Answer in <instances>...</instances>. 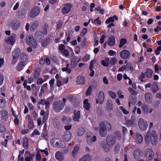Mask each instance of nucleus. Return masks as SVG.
I'll use <instances>...</instances> for the list:
<instances>
[{
  "label": "nucleus",
  "mask_w": 161,
  "mask_h": 161,
  "mask_svg": "<svg viewBox=\"0 0 161 161\" xmlns=\"http://www.w3.org/2000/svg\"><path fill=\"white\" fill-rule=\"evenodd\" d=\"M16 35L12 34L11 36L6 37L5 38V41L6 43L13 45L15 42Z\"/></svg>",
  "instance_id": "6e6552de"
},
{
  "label": "nucleus",
  "mask_w": 161,
  "mask_h": 161,
  "mask_svg": "<svg viewBox=\"0 0 161 161\" xmlns=\"http://www.w3.org/2000/svg\"><path fill=\"white\" fill-rule=\"evenodd\" d=\"M106 142L107 145L110 147L113 146L115 143L114 138L112 135L108 136L106 137Z\"/></svg>",
  "instance_id": "ddd939ff"
},
{
  "label": "nucleus",
  "mask_w": 161,
  "mask_h": 161,
  "mask_svg": "<svg viewBox=\"0 0 161 161\" xmlns=\"http://www.w3.org/2000/svg\"><path fill=\"white\" fill-rule=\"evenodd\" d=\"M151 134V131L149 129L145 135L144 140L146 144L148 145L150 142V136Z\"/></svg>",
  "instance_id": "c756f323"
},
{
  "label": "nucleus",
  "mask_w": 161,
  "mask_h": 161,
  "mask_svg": "<svg viewBox=\"0 0 161 161\" xmlns=\"http://www.w3.org/2000/svg\"><path fill=\"white\" fill-rule=\"evenodd\" d=\"M76 82L78 84H85V77L81 75L77 77Z\"/></svg>",
  "instance_id": "cd10ccee"
},
{
  "label": "nucleus",
  "mask_w": 161,
  "mask_h": 161,
  "mask_svg": "<svg viewBox=\"0 0 161 161\" xmlns=\"http://www.w3.org/2000/svg\"><path fill=\"white\" fill-rule=\"evenodd\" d=\"M63 23H62V22L60 21H59L58 22L57 24V26L56 27V30H58L61 27Z\"/></svg>",
  "instance_id": "0e129e2a"
},
{
  "label": "nucleus",
  "mask_w": 161,
  "mask_h": 161,
  "mask_svg": "<svg viewBox=\"0 0 161 161\" xmlns=\"http://www.w3.org/2000/svg\"><path fill=\"white\" fill-rule=\"evenodd\" d=\"M40 135V132L38 130L36 129L34 130L33 132L32 133V134L31 135V136H33L34 135Z\"/></svg>",
  "instance_id": "e2e57ef3"
},
{
  "label": "nucleus",
  "mask_w": 161,
  "mask_h": 161,
  "mask_svg": "<svg viewBox=\"0 0 161 161\" xmlns=\"http://www.w3.org/2000/svg\"><path fill=\"white\" fill-rule=\"evenodd\" d=\"M20 53V50L18 48L14 50L12 52V54L13 58L11 62L12 64L14 65L16 64L19 58Z\"/></svg>",
  "instance_id": "20e7f679"
},
{
  "label": "nucleus",
  "mask_w": 161,
  "mask_h": 161,
  "mask_svg": "<svg viewBox=\"0 0 161 161\" xmlns=\"http://www.w3.org/2000/svg\"><path fill=\"white\" fill-rule=\"evenodd\" d=\"M120 56L124 59H128L130 56V52L127 50L124 49L122 50L120 53Z\"/></svg>",
  "instance_id": "9b49d317"
},
{
  "label": "nucleus",
  "mask_w": 161,
  "mask_h": 161,
  "mask_svg": "<svg viewBox=\"0 0 161 161\" xmlns=\"http://www.w3.org/2000/svg\"><path fill=\"white\" fill-rule=\"evenodd\" d=\"M13 29L14 30H16L19 28L20 26V24L18 22L14 23L13 24Z\"/></svg>",
  "instance_id": "5fc2aeb1"
},
{
  "label": "nucleus",
  "mask_w": 161,
  "mask_h": 161,
  "mask_svg": "<svg viewBox=\"0 0 161 161\" xmlns=\"http://www.w3.org/2000/svg\"><path fill=\"white\" fill-rule=\"evenodd\" d=\"M25 65V63L22 61L19 62L17 67V70L19 71H20Z\"/></svg>",
  "instance_id": "e433bc0d"
},
{
  "label": "nucleus",
  "mask_w": 161,
  "mask_h": 161,
  "mask_svg": "<svg viewBox=\"0 0 161 161\" xmlns=\"http://www.w3.org/2000/svg\"><path fill=\"white\" fill-rule=\"evenodd\" d=\"M143 140L142 136L139 133H137L136 135L135 142L137 144H141Z\"/></svg>",
  "instance_id": "4be33fe9"
},
{
  "label": "nucleus",
  "mask_w": 161,
  "mask_h": 161,
  "mask_svg": "<svg viewBox=\"0 0 161 161\" xmlns=\"http://www.w3.org/2000/svg\"><path fill=\"white\" fill-rule=\"evenodd\" d=\"M104 99V92L102 91H100L98 93L97 98L96 99V103H99L100 104H102L103 103Z\"/></svg>",
  "instance_id": "4468645a"
},
{
  "label": "nucleus",
  "mask_w": 161,
  "mask_h": 161,
  "mask_svg": "<svg viewBox=\"0 0 161 161\" xmlns=\"http://www.w3.org/2000/svg\"><path fill=\"white\" fill-rule=\"evenodd\" d=\"M79 151V147L78 146H76L74 147L72 152V156L74 158L75 157Z\"/></svg>",
  "instance_id": "37998d69"
},
{
  "label": "nucleus",
  "mask_w": 161,
  "mask_h": 161,
  "mask_svg": "<svg viewBox=\"0 0 161 161\" xmlns=\"http://www.w3.org/2000/svg\"><path fill=\"white\" fill-rule=\"evenodd\" d=\"M5 100L3 97H0V108H4L5 105Z\"/></svg>",
  "instance_id": "a18cd8bd"
},
{
  "label": "nucleus",
  "mask_w": 161,
  "mask_h": 161,
  "mask_svg": "<svg viewBox=\"0 0 161 161\" xmlns=\"http://www.w3.org/2000/svg\"><path fill=\"white\" fill-rule=\"evenodd\" d=\"M92 23L95 25H100L101 24V21L99 20V17L95 19L93 21H92Z\"/></svg>",
  "instance_id": "864d4df0"
},
{
  "label": "nucleus",
  "mask_w": 161,
  "mask_h": 161,
  "mask_svg": "<svg viewBox=\"0 0 161 161\" xmlns=\"http://www.w3.org/2000/svg\"><path fill=\"white\" fill-rule=\"evenodd\" d=\"M136 98L135 96H133L131 97H130V101L128 103V105L129 107L131 106V104L133 105H134L136 103Z\"/></svg>",
  "instance_id": "7c9ffc66"
},
{
  "label": "nucleus",
  "mask_w": 161,
  "mask_h": 161,
  "mask_svg": "<svg viewBox=\"0 0 161 161\" xmlns=\"http://www.w3.org/2000/svg\"><path fill=\"white\" fill-rule=\"evenodd\" d=\"M117 61L116 58H113L110 60L109 63L111 65H114L116 63Z\"/></svg>",
  "instance_id": "bf43d9fd"
},
{
  "label": "nucleus",
  "mask_w": 161,
  "mask_h": 161,
  "mask_svg": "<svg viewBox=\"0 0 161 161\" xmlns=\"http://www.w3.org/2000/svg\"><path fill=\"white\" fill-rule=\"evenodd\" d=\"M69 64L68 63L66 64V67L63 68L62 69V70L63 72H65L66 73L69 74L71 72V69L69 68Z\"/></svg>",
  "instance_id": "58836bf2"
},
{
  "label": "nucleus",
  "mask_w": 161,
  "mask_h": 161,
  "mask_svg": "<svg viewBox=\"0 0 161 161\" xmlns=\"http://www.w3.org/2000/svg\"><path fill=\"white\" fill-rule=\"evenodd\" d=\"M96 140V136H94L93 137L91 135H87L86 137V141L87 143L89 145L92 144V142H95Z\"/></svg>",
  "instance_id": "412c9836"
},
{
  "label": "nucleus",
  "mask_w": 161,
  "mask_h": 161,
  "mask_svg": "<svg viewBox=\"0 0 161 161\" xmlns=\"http://www.w3.org/2000/svg\"><path fill=\"white\" fill-rule=\"evenodd\" d=\"M159 90L158 86L156 83H155L152 85L151 91L153 93H156Z\"/></svg>",
  "instance_id": "ea45409f"
},
{
  "label": "nucleus",
  "mask_w": 161,
  "mask_h": 161,
  "mask_svg": "<svg viewBox=\"0 0 161 161\" xmlns=\"http://www.w3.org/2000/svg\"><path fill=\"white\" fill-rule=\"evenodd\" d=\"M119 109L121 110L123 113L125 114H127L129 113V112L126 110L122 106H120L119 107Z\"/></svg>",
  "instance_id": "69168bd1"
},
{
  "label": "nucleus",
  "mask_w": 161,
  "mask_h": 161,
  "mask_svg": "<svg viewBox=\"0 0 161 161\" xmlns=\"http://www.w3.org/2000/svg\"><path fill=\"white\" fill-rule=\"evenodd\" d=\"M142 150L140 148L136 149L133 152V155L136 159H138L142 154Z\"/></svg>",
  "instance_id": "dca6fc26"
},
{
  "label": "nucleus",
  "mask_w": 161,
  "mask_h": 161,
  "mask_svg": "<svg viewBox=\"0 0 161 161\" xmlns=\"http://www.w3.org/2000/svg\"><path fill=\"white\" fill-rule=\"evenodd\" d=\"M26 13L24 9H22L18 11L17 15L18 17L20 19H24L25 17Z\"/></svg>",
  "instance_id": "bb28decb"
},
{
  "label": "nucleus",
  "mask_w": 161,
  "mask_h": 161,
  "mask_svg": "<svg viewBox=\"0 0 161 161\" xmlns=\"http://www.w3.org/2000/svg\"><path fill=\"white\" fill-rule=\"evenodd\" d=\"M99 131L101 136L105 137L106 136L107 134V128L104 122L102 121L100 123Z\"/></svg>",
  "instance_id": "7ed1b4c3"
},
{
  "label": "nucleus",
  "mask_w": 161,
  "mask_h": 161,
  "mask_svg": "<svg viewBox=\"0 0 161 161\" xmlns=\"http://www.w3.org/2000/svg\"><path fill=\"white\" fill-rule=\"evenodd\" d=\"M108 94L110 97L113 99H115L116 97V94L115 92H114L111 91H108Z\"/></svg>",
  "instance_id": "603ef678"
},
{
  "label": "nucleus",
  "mask_w": 161,
  "mask_h": 161,
  "mask_svg": "<svg viewBox=\"0 0 161 161\" xmlns=\"http://www.w3.org/2000/svg\"><path fill=\"white\" fill-rule=\"evenodd\" d=\"M80 118V111H78L77 112L74 113V115L73 117V120L76 122L79 121V119Z\"/></svg>",
  "instance_id": "c85d7f7f"
},
{
  "label": "nucleus",
  "mask_w": 161,
  "mask_h": 161,
  "mask_svg": "<svg viewBox=\"0 0 161 161\" xmlns=\"http://www.w3.org/2000/svg\"><path fill=\"white\" fill-rule=\"evenodd\" d=\"M138 125L140 129L143 131L146 130L148 126L147 123L141 118L138 120Z\"/></svg>",
  "instance_id": "423d86ee"
},
{
  "label": "nucleus",
  "mask_w": 161,
  "mask_h": 161,
  "mask_svg": "<svg viewBox=\"0 0 161 161\" xmlns=\"http://www.w3.org/2000/svg\"><path fill=\"white\" fill-rule=\"evenodd\" d=\"M92 90V86L90 85L86 92V96H89L91 95Z\"/></svg>",
  "instance_id": "8fccbe9b"
},
{
  "label": "nucleus",
  "mask_w": 161,
  "mask_h": 161,
  "mask_svg": "<svg viewBox=\"0 0 161 161\" xmlns=\"http://www.w3.org/2000/svg\"><path fill=\"white\" fill-rule=\"evenodd\" d=\"M39 22L38 21H35L32 23L30 27V30L31 31H34L36 30L39 25Z\"/></svg>",
  "instance_id": "5701e85b"
},
{
  "label": "nucleus",
  "mask_w": 161,
  "mask_h": 161,
  "mask_svg": "<svg viewBox=\"0 0 161 161\" xmlns=\"http://www.w3.org/2000/svg\"><path fill=\"white\" fill-rule=\"evenodd\" d=\"M109 58L105 59V60H103L101 61L102 65L104 67H108V66Z\"/></svg>",
  "instance_id": "de8ad7c7"
},
{
  "label": "nucleus",
  "mask_w": 161,
  "mask_h": 161,
  "mask_svg": "<svg viewBox=\"0 0 161 161\" xmlns=\"http://www.w3.org/2000/svg\"><path fill=\"white\" fill-rule=\"evenodd\" d=\"M64 105L62 104V102L61 101H56L54 102L53 107L55 112H58L64 108Z\"/></svg>",
  "instance_id": "f03ea898"
},
{
  "label": "nucleus",
  "mask_w": 161,
  "mask_h": 161,
  "mask_svg": "<svg viewBox=\"0 0 161 161\" xmlns=\"http://www.w3.org/2000/svg\"><path fill=\"white\" fill-rule=\"evenodd\" d=\"M84 107L86 110H89L90 108V104L88 103V100L87 99H85L83 102Z\"/></svg>",
  "instance_id": "4c0bfd02"
},
{
  "label": "nucleus",
  "mask_w": 161,
  "mask_h": 161,
  "mask_svg": "<svg viewBox=\"0 0 161 161\" xmlns=\"http://www.w3.org/2000/svg\"><path fill=\"white\" fill-rule=\"evenodd\" d=\"M118 97L120 98H123L124 97V95L122 94V91L120 90L118 91L117 92Z\"/></svg>",
  "instance_id": "338daca9"
},
{
  "label": "nucleus",
  "mask_w": 161,
  "mask_h": 161,
  "mask_svg": "<svg viewBox=\"0 0 161 161\" xmlns=\"http://www.w3.org/2000/svg\"><path fill=\"white\" fill-rule=\"evenodd\" d=\"M120 148V145L119 144H116L114 147V151L115 154H117L119 152Z\"/></svg>",
  "instance_id": "49530a36"
},
{
  "label": "nucleus",
  "mask_w": 161,
  "mask_h": 161,
  "mask_svg": "<svg viewBox=\"0 0 161 161\" xmlns=\"http://www.w3.org/2000/svg\"><path fill=\"white\" fill-rule=\"evenodd\" d=\"M151 93L150 92H147L145 94V98L146 101L148 103H152V98L150 97Z\"/></svg>",
  "instance_id": "473e14b6"
},
{
  "label": "nucleus",
  "mask_w": 161,
  "mask_h": 161,
  "mask_svg": "<svg viewBox=\"0 0 161 161\" xmlns=\"http://www.w3.org/2000/svg\"><path fill=\"white\" fill-rule=\"evenodd\" d=\"M23 146L25 149H27L29 147L28 139L26 137H24L23 139Z\"/></svg>",
  "instance_id": "2f4dec72"
},
{
  "label": "nucleus",
  "mask_w": 161,
  "mask_h": 161,
  "mask_svg": "<svg viewBox=\"0 0 161 161\" xmlns=\"http://www.w3.org/2000/svg\"><path fill=\"white\" fill-rule=\"evenodd\" d=\"M28 127L29 129L32 128L34 126V123L32 118L30 116L28 115Z\"/></svg>",
  "instance_id": "a19ab883"
},
{
  "label": "nucleus",
  "mask_w": 161,
  "mask_h": 161,
  "mask_svg": "<svg viewBox=\"0 0 161 161\" xmlns=\"http://www.w3.org/2000/svg\"><path fill=\"white\" fill-rule=\"evenodd\" d=\"M158 142V138L156 132L152 131L151 136V143L153 146H155Z\"/></svg>",
  "instance_id": "0eeeda50"
},
{
  "label": "nucleus",
  "mask_w": 161,
  "mask_h": 161,
  "mask_svg": "<svg viewBox=\"0 0 161 161\" xmlns=\"http://www.w3.org/2000/svg\"><path fill=\"white\" fill-rule=\"evenodd\" d=\"M80 61V58L74 57L71 61L70 65L72 68H75Z\"/></svg>",
  "instance_id": "aec40b11"
},
{
  "label": "nucleus",
  "mask_w": 161,
  "mask_h": 161,
  "mask_svg": "<svg viewBox=\"0 0 161 161\" xmlns=\"http://www.w3.org/2000/svg\"><path fill=\"white\" fill-rule=\"evenodd\" d=\"M72 136V134L70 131H67L64 134L63 138L66 142H68Z\"/></svg>",
  "instance_id": "a878e982"
},
{
  "label": "nucleus",
  "mask_w": 161,
  "mask_h": 161,
  "mask_svg": "<svg viewBox=\"0 0 161 161\" xmlns=\"http://www.w3.org/2000/svg\"><path fill=\"white\" fill-rule=\"evenodd\" d=\"M90 58V55L87 54L85 55L84 57L83 58L82 60L84 62H86L89 60Z\"/></svg>",
  "instance_id": "774afa93"
},
{
  "label": "nucleus",
  "mask_w": 161,
  "mask_h": 161,
  "mask_svg": "<svg viewBox=\"0 0 161 161\" xmlns=\"http://www.w3.org/2000/svg\"><path fill=\"white\" fill-rule=\"evenodd\" d=\"M34 37L37 42H40L44 38L43 33L41 31H37L35 33Z\"/></svg>",
  "instance_id": "f8f14e48"
},
{
  "label": "nucleus",
  "mask_w": 161,
  "mask_h": 161,
  "mask_svg": "<svg viewBox=\"0 0 161 161\" xmlns=\"http://www.w3.org/2000/svg\"><path fill=\"white\" fill-rule=\"evenodd\" d=\"M92 156L89 154H87L80 159L79 161H92Z\"/></svg>",
  "instance_id": "393cba45"
},
{
  "label": "nucleus",
  "mask_w": 161,
  "mask_h": 161,
  "mask_svg": "<svg viewBox=\"0 0 161 161\" xmlns=\"http://www.w3.org/2000/svg\"><path fill=\"white\" fill-rule=\"evenodd\" d=\"M55 157L59 161H63L64 160V154L60 151H58L55 153Z\"/></svg>",
  "instance_id": "6ab92c4d"
},
{
  "label": "nucleus",
  "mask_w": 161,
  "mask_h": 161,
  "mask_svg": "<svg viewBox=\"0 0 161 161\" xmlns=\"http://www.w3.org/2000/svg\"><path fill=\"white\" fill-rule=\"evenodd\" d=\"M136 120L135 117L133 115H132L130 119L126 120L125 125L128 127H134L136 125Z\"/></svg>",
  "instance_id": "39448f33"
},
{
  "label": "nucleus",
  "mask_w": 161,
  "mask_h": 161,
  "mask_svg": "<svg viewBox=\"0 0 161 161\" xmlns=\"http://www.w3.org/2000/svg\"><path fill=\"white\" fill-rule=\"evenodd\" d=\"M127 42V40L124 38H121L119 41V47L121 48Z\"/></svg>",
  "instance_id": "c03bdc74"
},
{
  "label": "nucleus",
  "mask_w": 161,
  "mask_h": 161,
  "mask_svg": "<svg viewBox=\"0 0 161 161\" xmlns=\"http://www.w3.org/2000/svg\"><path fill=\"white\" fill-rule=\"evenodd\" d=\"M143 111L145 114H147L148 111V108L145 104L143 105L142 106Z\"/></svg>",
  "instance_id": "13d9d810"
},
{
  "label": "nucleus",
  "mask_w": 161,
  "mask_h": 161,
  "mask_svg": "<svg viewBox=\"0 0 161 161\" xmlns=\"http://www.w3.org/2000/svg\"><path fill=\"white\" fill-rule=\"evenodd\" d=\"M101 146L105 152H108L110 150V148L104 142H102Z\"/></svg>",
  "instance_id": "72a5a7b5"
},
{
  "label": "nucleus",
  "mask_w": 161,
  "mask_h": 161,
  "mask_svg": "<svg viewBox=\"0 0 161 161\" xmlns=\"http://www.w3.org/2000/svg\"><path fill=\"white\" fill-rule=\"evenodd\" d=\"M50 103L48 101L46 100L45 98H44L40 100V101L37 103V105H41L42 106L45 105V109H47L50 107Z\"/></svg>",
  "instance_id": "f3484780"
},
{
  "label": "nucleus",
  "mask_w": 161,
  "mask_h": 161,
  "mask_svg": "<svg viewBox=\"0 0 161 161\" xmlns=\"http://www.w3.org/2000/svg\"><path fill=\"white\" fill-rule=\"evenodd\" d=\"M161 51V46H160L157 47V48L155 49V53L156 55H159L160 52Z\"/></svg>",
  "instance_id": "052dcab7"
},
{
  "label": "nucleus",
  "mask_w": 161,
  "mask_h": 161,
  "mask_svg": "<svg viewBox=\"0 0 161 161\" xmlns=\"http://www.w3.org/2000/svg\"><path fill=\"white\" fill-rule=\"evenodd\" d=\"M40 12L39 8L37 6H35L33 8L32 11L30 13V16L31 18H34L37 16Z\"/></svg>",
  "instance_id": "1a4fd4ad"
},
{
  "label": "nucleus",
  "mask_w": 161,
  "mask_h": 161,
  "mask_svg": "<svg viewBox=\"0 0 161 161\" xmlns=\"http://www.w3.org/2000/svg\"><path fill=\"white\" fill-rule=\"evenodd\" d=\"M85 133V130L83 128L78 129L77 131V135L81 136L83 135Z\"/></svg>",
  "instance_id": "09e8293b"
},
{
  "label": "nucleus",
  "mask_w": 161,
  "mask_h": 161,
  "mask_svg": "<svg viewBox=\"0 0 161 161\" xmlns=\"http://www.w3.org/2000/svg\"><path fill=\"white\" fill-rule=\"evenodd\" d=\"M50 41V40L49 38H45L42 42V46L43 47L47 46L48 44L49 43Z\"/></svg>",
  "instance_id": "79ce46f5"
},
{
  "label": "nucleus",
  "mask_w": 161,
  "mask_h": 161,
  "mask_svg": "<svg viewBox=\"0 0 161 161\" xmlns=\"http://www.w3.org/2000/svg\"><path fill=\"white\" fill-rule=\"evenodd\" d=\"M42 158L39 151H37L36 154V159L37 161H41Z\"/></svg>",
  "instance_id": "6e6d98bb"
},
{
  "label": "nucleus",
  "mask_w": 161,
  "mask_h": 161,
  "mask_svg": "<svg viewBox=\"0 0 161 161\" xmlns=\"http://www.w3.org/2000/svg\"><path fill=\"white\" fill-rule=\"evenodd\" d=\"M107 42V44L109 46H114L116 43L115 38L114 36H111L108 38Z\"/></svg>",
  "instance_id": "a211bd4d"
},
{
  "label": "nucleus",
  "mask_w": 161,
  "mask_h": 161,
  "mask_svg": "<svg viewBox=\"0 0 161 161\" xmlns=\"http://www.w3.org/2000/svg\"><path fill=\"white\" fill-rule=\"evenodd\" d=\"M111 101L108 100L107 102V109L108 110H110L113 107L112 104L111 103Z\"/></svg>",
  "instance_id": "3c124183"
},
{
  "label": "nucleus",
  "mask_w": 161,
  "mask_h": 161,
  "mask_svg": "<svg viewBox=\"0 0 161 161\" xmlns=\"http://www.w3.org/2000/svg\"><path fill=\"white\" fill-rule=\"evenodd\" d=\"M145 155L148 159L152 160L154 157V153L152 149L148 148L146 150Z\"/></svg>",
  "instance_id": "9d476101"
},
{
  "label": "nucleus",
  "mask_w": 161,
  "mask_h": 161,
  "mask_svg": "<svg viewBox=\"0 0 161 161\" xmlns=\"http://www.w3.org/2000/svg\"><path fill=\"white\" fill-rule=\"evenodd\" d=\"M72 7L71 3H68L64 5L62 9V12L63 14H66L69 12Z\"/></svg>",
  "instance_id": "2eb2a0df"
},
{
  "label": "nucleus",
  "mask_w": 161,
  "mask_h": 161,
  "mask_svg": "<svg viewBox=\"0 0 161 161\" xmlns=\"http://www.w3.org/2000/svg\"><path fill=\"white\" fill-rule=\"evenodd\" d=\"M40 74L39 72L36 70H35L34 73V76L35 79H36L39 77Z\"/></svg>",
  "instance_id": "680f3d73"
},
{
  "label": "nucleus",
  "mask_w": 161,
  "mask_h": 161,
  "mask_svg": "<svg viewBox=\"0 0 161 161\" xmlns=\"http://www.w3.org/2000/svg\"><path fill=\"white\" fill-rule=\"evenodd\" d=\"M25 42L26 44L33 48H36L37 46V43L35 40L33 36L31 35H29L26 38Z\"/></svg>",
  "instance_id": "f257e3e1"
},
{
  "label": "nucleus",
  "mask_w": 161,
  "mask_h": 161,
  "mask_svg": "<svg viewBox=\"0 0 161 161\" xmlns=\"http://www.w3.org/2000/svg\"><path fill=\"white\" fill-rule=\"evenodd\" d=\"M1 112H2V118L3 120L6 121L8 117V112L4 110H1Z\"/></svg>",
  "instance_id": "f704fd0d"
},
{
  "label": "nucleus",
  "mask_w": 161,
  "mask_h": 161,
  "mask_svg": "<svg viewBox=\"0 0 161 161\" xmlns=\"http://www.w3.org/2000/svg\"><path fill=\"white\" fill-rule=\"evenodd\" d=\"M114 18L112 17H110L108 18L105 21V23L108 24L111 22H114Z\"/></svg>",
  "instance_id": "4d7b16f0"
},
{
  "label": "nucleus",
  "mask_w": 161,
  "mask_h": 161,
  "mask_svg": "<svg viewBox=\"0 0 161 161\" xmlns=\"http://www.w3.org/2000/svg\"><path fill=\"white\" fill-rule=\"evenodd\" d=\"M20 58L22 62L25 63L28 61V57L24 53H22L20 55Z\"/></svg>",
  "instance_id": "c9c22d12"
},
{
  "label": "nucleus",
  "mask_w": 161,
  "mask_h": 161,
  "mask_svg": "<svg viewBox=\"0 0 161 161\" xmlns=\"http://www.w3.org/2000/svg\"><path fill=\"white\" fill-rule=\"evenodd\" d=\"M153 71L152 69L149 68H147L145 72V74L146 77L148 78H151L152 77Z\"/></svg>",
  "instance_id": "b1692460"
}]
</instances>
